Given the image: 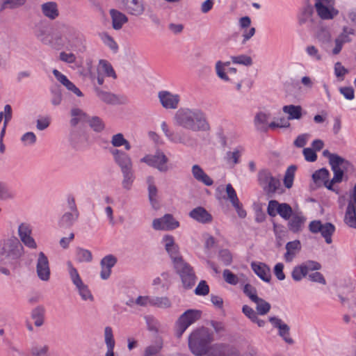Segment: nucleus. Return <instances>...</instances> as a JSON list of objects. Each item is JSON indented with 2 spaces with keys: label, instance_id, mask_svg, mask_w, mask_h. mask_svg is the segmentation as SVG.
I'll return each mask as SVG.
<instances>
[{
  "label": "nucleus",
  "instance_id": "obj_1",
  "mask_svg": "<svg viewBox=\"0 0 356 356\" xmlns=\"http://www.w3.org/2000/svg\"><path fill=\"white\" fill-rule=\"evenodd\" d=\"M175 124L195 132H207L210 125L205 113L198 108L181 107L175 113Z\"/></svg>",
  "mask_w": 356,
  "mask_h": 356
},
{
  "label": "nucleus",
  "instance_id": "obj_2",
  "mask_svg": "<svg viewBox=\"0 0 356 356\" xmlns=\"http://www.w3.org/2000/svg\"><path fill=\"white\" fill-rule=\"evenodd\" d=\"M253 124L257 131L263 132L276 131L280 129L289 127L284 116L280 115L273 117L271 112L266 108L259 110L255 113Z\"/></svg>",
  "mask_w": 356,
  "mask_h": 356
},
{
  "label": "nucleus",
  "instance_id": "obj_3",
  "mask_svg": "<svg viewBox=\"0 0 356 356\" xmlns=\"http://www.w3.org/2000/svg\"><path fill=\"white\" fill-rule=\"evenodd\" d=\"M212 340V335L207 328H199L189 335L188 348L195 356L207 355L209 353V344Z\"/></svg>",
  "mask_w": 356,
  "mask_h": 356
},
{
  "label": "nucleus",
  "instance_id": "obj_4",
  "mask_svg": "<svg viewBox=\"0 0 356 356\" xmlns=\"http://www.w3.org/2000/svg\"><path fill=\"white\" fill-rule=\"evenodd\" d=\"M353 170V165L348 160L335 154V194L342 193L338 184L341 183L346 184Z\"/></svg>",
  "mask_w": 356,
  "mask_h": 356
},
{
  "label": "nucleus",
  "instance_id": "obj_5",
  "mask_svg": "<svg viewBox=\"0 0 356 356\" xmlns=\"http://www.w3.org/2000/svg\"><path fill=\"white\" fill-rule=\"evenodd\" d=\"M24 248L17 238L12 236L0 240V254L12 259L19 258Z\"/></svg>",
  "mask_w": 356,
  "mask_h": 356
},
{
  "label": "nucleus",
  "instance_id": "obj_6",
  "mask_svg": "<svg viewBox=\"0 0 356 356\" xmlns=\"http://www.w3.org/2000/svg\"><path fill=\"white\" fill-rule=\"evenodd\" d=\"M55 40L56 42L54 45L74 49L81 42L82 35L75 29L68 27L63 32V38L56 36Z\"/></svg>",
  "mask_w": 356,
  "mask_h": 356
},
{
  "label": "nucleus",
  "instance_id": "obj_7",
  "mask_svg": "<svg viewBox=\"0 0 356 356\" xmlns=\"http://www.w3.org/2000/svg\"><path fill=\"white\" fill-rule=\"evenodd\" d=\"M201 314V311L197 309H188L184 312L176 323V337L180 338L191 325L200 318Z\"/></svg>",
  "mask_w": 356,
  "mask_h": 356
},
{
  "label": "nucleus",
  "instance_id": "obj_8",
  "mask_svg": "<svg viewBox=\"0 0 356 356\" xmlns=\"http://www.w3.org/2000/svg\"><path fill=\"white\" fill-rule=\"evenodd\" d=\"M258 181L264 191L270 197L280 186V180L274 177L271 172L266 169L261 170L258 172Z\"/></svg>",
  "mask_w": 356,
  "mask_h": 356
},
{
  "label": "nucleus",
  "instance_id": "obj_9",
  "mask_svg": "<svg viewBox=\"0 0 356 356\" xmlns=\"http://www.w3.org/2000/svg\"><path fill=\"white\" fill-rule=\"evenodd\" d=\"M315 37L322 50L329 54H334V38L330 28L320 24L315 32Z\"/></svg>",
  "mask_w": 356,
  "mask_h": 356
},
{
  "label": "nucleus",
  "instance_id": "obj_10",
  "mask_svg": "<svg viewBox=\"0 0 356 356\" xmlns=\"http://www.w3.org/2000/svg\"><path fill=\"white\" fill-rule=\"evenodd\" d=\"M168 158L161 151H156L154 154H147L140 159L141 162L157 169L161 172L168 171Z\"/></svg>",
  "mask_w": 356,
  "mask_h": 356
},
{
  "label": "nucleus",
  "instance_id": "obj_11",
  "mask_svg": "<svg viewBox=\"0 0 356 356\" xmlns=\"http://www.w3.org/2000/svg\"><path fill=\"white\" fill-rule=\"evenodd\" d=\"M179 275L183 287L186 289H191L196 282V276L193 268L186 261L174 268Z\"/></svg>",
  "mask_w": 356,
  "mask_h": 356
},
{
  "label": "nucleus",
  "instance_id": "obj_12",
  "mask_svg": "<svg viewBox=\"0 0 356 356\" xmlns=\"http://www.w3.org/2000/svg\"><path fill=\"white\" fill-rule=\"evenodd\" d=\"M157 96L161 105L166 110H175L179 106L181 96L178 93L162 90L158 92Z\"/></svg>",
  "mask_w": 356,
  "mask_h": 356
},
{
  "label": "nucleus",
  "instance_id": "obj_13",
  "mask_svg": "<svg viewBox=\"0 0 356 356\" xmlns=\"http://www.w3.org/2000/svg\"><path fill=\"white\" fill-rule=\"evenodd\" d=\"M314 7L318 16L323 20L334 17V0H316Z\"/></svg>",
  "mask_w": 356,
  "mask_h": 356
},
{
  "label": "nucleus",
  "instance_id": "obj_14",
  "mask_svg": "<svg viewBox=\"0 0 356 356\" xmlns=\"http://www.w3.org/2000/svg\"><path fill=\"white\" fill-rule=\"evenodd\" d=\"M309 229L312 233L321 232L327 243H332V233L334 231V226L330 222L322 225L320 220H313L309 225Z\"/></svg>",
  "mask_w": 356,
  "mask_h": 356
},
{
  "label": "nucleus",
  "instance_id": "obj_15",
  "mask_svg": "<svg viewBox=\"0 0 356 356\" xmlns=\"http://www.w3.org/2000/svg\"><path fill=\"white\" fill-rule=\"evenodd\" d=\"M329 171L323 168L313 173L312 179L317 187L324 186L330 191H334V177L329 181Z\"/></svg>",
  "mask_w": 356,
  "mask_h": 356
},
{
  "label": "nucleus",
  "instance_id": "obj_16",
  "mask_svg": "<svg viewBox=\"0 0 356 356\" xmlns=\"http://www.w3.org/2000/svg\"><path fill=\"white\" fill-rule=\"evenodd\" d=\"M179 226V222L171 214H165L162 218H156L152 227L156 230H172Z\"/></svg>",
  "mask_w": 356,
  "mask_h": 356
},
{
  "label": "nucleus",
  "instance_id": "obj_17",
  "mask_svg": "<svg viewBox=\"0 0 356 356\" xmlns=\"http://www.w3.org/2000/svg\"><path fill=\"white\" fill-rule=\"evenodd\" d=\"M206 356H240V353L234 346L218 343L213 345Z\"/></svg>",
  "mask_w": 356,
  "mask_h": 356
},
{
  "label": "nucleus",
  "instance_id": "obj_18",
  "mask_svg": "<svg viewBox=\"0 0 356 356\" xmlns=\"http://www.w3.org/2000/svg\"><path fill=\"white\" fill-rule=\"evenodd\" d=\"M36 272L38 277L43 281H47L50 277V268L49 260L44 252L38 254L37 259Z\"/></svg>",
  "mask_w": 356,
  "mask_h": 356
},
{
  "label": "nucleus",
  "instance_id": "obj_19",
  "mask_svg": "<svg viewBox=\"0 0 356 356\" xmlns=\"http://www.w3.org/2000/svg\"><path fill=\"white\" fill-rule=\"evenodd\" d=\"M152 140L157 144L163 145L166 141L191 145L193 140L189 135H165V140H161L159 135H152Z\"/></svg>",
  "mask_w": 356,
  "mask_h": 356
},
{
  "label": "nucleus",
  "instance_id": "obj_20",
  "mask_svg": "<svg viewBox=\"0 0 356 356\" xmlns=\"http://www.w3.org/2000/svg\"><path fill=\"white\" fill-rule=\"evenodd\" d=\"M124 8L129 15L139 17L145 12V3L143 0H127Z\"/></svg>",
  "mask_w": 356,
  "mask_h": 356
},
{
  "label": "nucleus",
  "instance_id": "obj_21",
  "mask_svg": "<svg viewBox=\"0 0 356 356\" xmlns=\"http://www.w3.org/2000/svg\"><path fill=\"white\" fill-rule=\"evenodd\" d=\"M269 321L273 325L279 330V335L289 344H292L293 340L290 337L289 330L290 327L288 325L283 323L282 321L277 317H270Z\"/></svg>",
  "mask_w": 356,
  "mask_h": 356
},
{
  "label": "nucleus",
  "instance_id": "obj_22",
  "mask_svg": "<svg viewBox=\"0 0 356 356\" xmlns=\"http://www.w3.org/2000/svg\"><path fill=\"white\" fill-rule=\"evenodd\" d=\"M67 140L74 149H84L93 142L89 135H69Z\"/></svg>",
  "mask_w": 356,
  "mask_h": 356
},
{
  "label": "nucleus",
  "instance_id": "obj_23",
  "mask_svg": "<svg viewBox=\"0 0 356 356\" xmlns=\"http://www.w3.org/2000/svg\"><path fill=\"white\" fill-rule=\"evenodd\" d=\"M52 73L57 81L63 85L68 90L73 92L77 97H82L83 95L82 92L72 82H71L65 75L62 74L58 70H54Z\"/></svg>",
  "mask_w": 356,
  "mask_h": 356
},
{
  "label": "nucleus",
  "instance_id": "obj_24",
  "mask_svg": "<svg viewBox=\"0 0 356 356\" xmlns=\"http://www.w3.org/2000/svg\"><path fill=\"white\" fill-rule=\"evenodd\" d=\"M117 263V258L112 255L108 254L104 257L100 262L102 270L100 276L103 280L108 279L111 273V268Z\"/></svg>",
  "mask_w": 356,
  "mask_h": 356
},
{
  "label": "nucleus",
  "instance_id": "obj_25",
  "mask_svg": "<svg viewBox=\"0 0 356 356\" xmlns=\"http://www.w3.org/2000/svg\"><path fill=\"white\" fill-rule=\"evenodd\" d=\"M251 268L254 273L263 281L269 282L271 279L270 268L262 262H252Z\"/></svg>",
  "mask_w": 356,
  "mask_h": 356
},
{
  "label": "nucleus",
  "instance_id": "obj_26",
  "mask_svg": "<svg viewBox=\"0 0 356 356\" xmlns=\"http://www.w3.org/2000/svg\"><path fill=\"white\" fill-rule=\"evenodd\" d=\"M70 124L72 127H76L79 124L86 122L89 116L83 109L76 106H74L70 109Z\"/></svg>",
  "mask_w": 356,
  "mask_h": 356
},
{
  "label": "nucleus",
  "instance_id": "obj_27",
  "mask_svg": "<svg viewBox=\"0 0 356 356\" xmlns=\"http://www.w3.org/2000/svg\"><path fill=\"white\" fill-rule=\"evenodd\" d=\"M282 111L286 115L284 119L287 120L289 127H290V120H299L302 118V108L298 105H285L282 107Z\"/></svg>",
  "mask_w": 356,
  "mask_h": 356
},
{
  "label": "nucleus",
  "instance_id": "obj_28",
  "mask_svg": "<svg viewBox=\"0 0 356 356\" xmlns=\"http://www.w3.org/2000/svg\"><path fill=\"white\" fill-rule=\"evenodd\" d=\"M109 14L112 21V26L115 30H120L129 21L128 17L116 9H111Z\"/></svg>",
  "mask_w": 356,
  "mask_h": 356
},
{
  "label": "nucleus",
  "instance_id": "obj_29",
  "mask_svg": "<svg viewBox=\"0 0 356 356\" xmlns=\"http://www.w3.org/2000/svg\"><path fill=\"white\" fill-rule=\"evenodd\" d=\"M189 216L201 223H209L212 221L211 215L202 207H197L191 210Z\"/></svg>",
  "mask_w": 356,
  "mask_h": 356
},
{
  "label": "nucleus",
  "instance_id": "obj_30",
  "mask_svg": "<svg viewBox=\"0 0 356 356\" xmlns=\"http://www.w3.org/2000/svg\"><path fill=\"white\" fill-rule=\"evenodd\" d=\"M115 162L120 166L121 171L132 169V162L130 157L125 153L115 149L113 152Z\"/></svg>",
  "mask_w": 356,
  "mask_h": 356
},
{
  "label": "nucleus",
  "instance_id": "obj_31",
  "mask_svg": "<svg viewBox=\"0 0 356 356\" xmlns=\"http://www.w3.org/2000/svg\"><path fill=\"white\" fill-rule=\"evenodd\" d=\"M289 220V229L293 233H298L302 231L306 218L301 213H293Z\"/></svg>",
  "mask_w": 356,
  "mask_h": 356
},
{
  "label": "nucleus",
  "instance_id": "obj_32",
  "mask_svg": "<svg viewBox=\"0 0 356 356\" xmlns=\"http://www.w3.org/2000/svg\"><path fill=\"white\" fill-rule=\"evenodd\" d=\"M353 34L354 30L352 28L346 26L343 27V31L335 39V54L341 51L343 44L350 41V35Z\"/></svg>",
  "mask_w": 356,
  "mask_h": 356
},
{
  "label": "nucleus",
  "instance_id": "obj_33",
  "mask_svg": "<svg viewBox=\"0 0 356 356\" xmlns=\"http://www.w3.org/2000/svg\"><path fill=\"white\" fill-rule=\"evenodd\" d=\"M286 250L284 259L286 262H291L301 250L300 242L298 240L288 242L286 244Z\"/></svg>",
  "mask_w": 356,
  "mask_h": 356
},
{
  "label": "nucleus",
  "instance_id": "obj_34",
  "mask_svg": "<svg viewBox=\"0 0 356 356\" xmlns=\"http://www.w3.org/2000/svg\"><path fill=\"white\" fill-rule=\"evenodd\" d=\"M192 174L197 181L203 183L206 186H209L213 184L212 179L204 172L199 165H193Z\"/></svg>",
  "mask_w": 356,
  "mask_h": 356
},
{
  "label": "nucleus",
  "instance_id": "obj_35",
  "mask_svg": "<svg viewBox=\"0 0 356 356\" xmlns=\"http://www.w3.org/2000/svg\"><path fill=\"white\" fill-rule=\"evenodd\" d=\"M97 72L105 76L116 79L117 76L111 64L106 60L101 59L99 60Z\"/></svg>",
  "mask_w": 356,
  "mask_h": 356
},
{
  "label": "nucleus",
  "instance_id": "obj_36",
  "mask_svg": "<svg viewBox=\"0 0 356 356\" xmlns=\"http://www.w3.org/2000/svg\"><path fill=\"white\" fill-rule=\"evenodd\" d=\"M344 222L350 227L356 229V204L351 202L348 204Z\"/></svg>",
  "mask_w": 356,
  "mask_h": 356
},
{
  "label": "nucleus",
  "instance_id": "obj_37",
  "mask_svg": "<svg viewBox=\"0 0 356 356\" xmlns=\"http://www.w3.org/2000/svg\"><path fill=\"white\" fill-rule=\"evenodd\" d=\"M41 10L42 14L50 19H56L59 15L58 6L53 1L43 3L41 6Z\"/></svg>",
  "mask_w": 356,
  "mask_h": 356
},
{
  "label": "nucleus",
  "instance_id": "obj_38",
  "mask_svg": "<svg viewBox=\"0 0 356 356\" xmlns=\"http://www.w3.org/2000/svg\"><path fill=\"white\" fill-rule=\"evenodd\" d=\"M147 183L148 184V197L150 202V204L154 208L158 207V202L156 200L157 197V188L154 184V179L152 176H149L147 177Z\"/></svg>",
  "mask_w": 356,
  "mask_h": 356
},
{
  "label": "nucleus",
  "instance_id": "obj_39",
  "mask_svg": "<svg viewBox=\"0 0 356 356\" xmlns=\"http://www.w3.org/2000/svg\"><path fill=\"white\" fill-rule=\"evenodd\" d=\"M104 341L107 347L105 356H114L115 340L113 330L111 327L107 326L104 328Z\"/></svg>",
  "mask_w": 356,
  "mask_h": 356
},
{
  "label": "nucleus",
  "instance_id": "obj_40",
  "mask_svg": "<svg viewBox=\"0 0 356 356\" xmlns=\"http://www.w3.org/2000/svg\"><path fill=\"white\" fill-rule=\"evenodd\" d=\"M79 217V212H65L59 220V225L62 227L69 228L72 227Z\"/></svg>",
  "mask_w": 356,
  "mask_h": 356
},
{
  "label": "nucleus",
  "instance_id": "obj_41",
  "mask_svg": "<svg viewBox=\"0 0 356 356\" xmlns=\"http://www.w3.org/2000/svg\"><path fill=\"white\" fill-rule=\"evenodd\" d=\"M12 108L9 104L4 106L3 111L0 112V134H5L7 123L12 118Z\"/></svg>",
  "mask_w": 356,
  "mask_h": 356
},
{
  "label": "nucleus",
  "instance_id": "obj_42",
  "mask_svg": "<svg viewBox=\"0 0 356 356\" xmlns=\"http://www.w3.org/2000/svg\"><path fill=\"white\" fill-rule=\"evenodd\" d=\"M96 94L97 97L106 104H118L120 103L118 97L109 92L96 89Z\"/></svg>",
  "mask_w": 356,
  "mask_h": 356
},
{
  "label": "nucleus",
  "instance_id": "obj_43",
  "mask_svg": "<svg viewBox=\"0 0 356 356\" xmlns=\"http://www.w3.org/2000/svg\"><path fill=\"white\" fill-rule=\"evenodd\" d=\"M165 250L172 261L174 268L186 261L183 257L181 255L179 252V248L177 245L167 248Z\"/></svg>",
  "mask_w": 356,
  "mask_h": 356
},
{
  "label": "nucleus",
  "instance_id": "obj_44",
  "mask_svg": "<svg viewBox=\"0 0 356 356\" xmlns=\"http://www.w3.org/2000/svg\"><path fill=\"white\" fill-rule=\"evenodd\" d=\"M229 65V62H222L218 60L216 63L215 70L218 78L224 81H231V79L227 74L226 67Z\"/></svg>",
  "mask_w": 356,
  "mask_h": 356
},
{
  "label": "nucleus",
  "instance_id": "obj_45",
  "mask_svg": "<svg viewBox=\"0 0 356 356\" xmlns=\"http://www.w3.org/2000/svg\"><path fill=\"white\" fill-rule=\"evenodd\" d=\"M44 308L38 306L33 309L31 317L34 320V325L37 327L41 326L44 323Z\"/></svg>",
  "mask_w": 356,
  "mask_h": 356
},
{
  "label": "nucleus",
  "instance_id": "obj_46",
  "mask_svg": "<svg viewBox=\"0 0 356 356\" xmlns=\"http://www.w3.org/2000/svg\"><path fill=\"white\" fill-rule=\"evenodd\" d=\"M297 167L295 165H290L286 170L284 177V185L286 188H291L293 184L295 172Z\"/></svg>",
  "mask_w": 356,
  "mask_h": 356
},
{
  "label": "nucleus",
  "instance_id": "obj_47",
  "mask_svg": "<svg viewBox=\"0 0 356 356\" xmlns=\"http://www.w3.org/2000/svg\"><path fill=\"white\" fill-rule=\"evenodd\" d=\"M162 346V340L157 339L154 344L149 345L145 348L143 356H155L161 351Z\"/></svg>",
  "mask_w": 356,
  "mask_h": 356
},
{
  "label": "nucleus",
  "instance_id": "obj_48",
  "mask_svg": "<svg viewBox=\"0 0 356 356\" xmlns=\"http://www.w3.org/2000/svg\"><path fill=\"white\" fill-rule=\"evenodd\" d=\"M86 122L88 123L91 129L95 132H102L104 130V123L102 120L97 116H93L92 118L88 116V120Z\"/></svg>",
  "mask_w": 356,
  "mask_h": 356
},
{
  "label": "nucleus",
  "instance_id": "obj_49",
  "mask_svg": "<svg viewBox=\"0 0 356 356\" xmlns=\"http://www.w3.org/2000/svg\"><path fill=\"white\" fill-rule=\"evenodd\" d=\"M100 38L103 43L107 46L114 53L118 50V45L114 39L107 33H102L100 34Z\"/></svg>",
  "mask_w": 356,
  "mask_h": 356
},
{
  "label": "nucleus",
  "instance_id": "obj_50",
  "mask_svg": "<svg viewBox=\"0 0 356 356\" xmlns=\"http://www.w3.org/2000/svg\"><path fill=\"white\" fill-rule=\"evenodd\" d=\"M122 173L123 175L122 187L126 190H130L135 179L133 169L123 171Z\"/></svg>",
  "mask_w": 356,
  "mask_h": 356
},
{
  "label": "nucleus",
  "instance_id": "obj_51",
  "mask_svg": "<svg viewBox=\"0 0 356 356\" xmlns=\"http://www.w3.org/2000/svg\"><path fill=\"white\" fill-rule=\"evenodd\" d=\"M254 302L257 305L256 309L257 314L265 315L268 313L270 309V305L261 298H258V300H255Z\"/></svg>",
  "mask_w": 356,
  "mask_h": 356
},
{
  "label": "nucleus",
  "instance_id": "obj_52",
  "mask_svg": "<svg viewBox=\"0 0 356 356\" xmlns=\"http://www.w3.org/2000/svg\"><path fill=\"white\" fill-rule=\"evenodd\" d=\"M76 259L79 262H90L92 259V255L90 250L81 248H77Z\"/></svg>",
  "mask_w": 356,
  "mask_h": 356
},
{
  "label": "nucleus",
  "instance_id": "obj_53",
  "mask_svg": "<svg viewBox=\"0 0 356 356\" xmlns=\"http://www.w3.org/2000/svg\"><path fill=\"white\" fill-rule=\"evenodd\" d=\"M1 9H17L25 5L26 0H1Z\"/></svg>",
  "mask_w": 356,
  "mask_h": 356
},
{
  "label": "nucleus",
  "instance_id": "obj_54",
  "mask_svg": "<svg viewBox=\"0 0 356 356\" xmlns=\"http://www.w3.org/2000/svg\"><path fill=\"white\" fill-rule=\"evenodd\" d=\"M231 60L234 64L242 65L244 66H250L252 64V59L250 56L241 54L231 56Z\"/></svg>",
  "mask_w": 356,
  "mask_h": 356
},
{
  "label": "nucleus",
  "instance_id": "obj_55",
  "mask_svg": "<svg viewBox=\"0 0 356 356\" xmlns=\"http://www.w3.org/2000/svg\"><path fill=\"white\" fill-rule=\"evenodd\" d=\"M151 306L168 308L171 306L170 300L167 297H151Z\"/></svg>",
  "mask_w": 356,
  "mask_h": 356
},
{
  "label": "nucleus",
  "instance_id": "obj_56",
  "mask_svg": "<svg viewBox=\"0 0 356 356\" xmlns=\"http://www.w3.org/2000/svg\"><path fill=\"white\" fill-rule=\"evenodd\" d=\"M277 214L284 220H289L293 213L292 208L289 204L282 203L278 207Z\"/></svg>",
  "mask_w": 356,
  "mask_h": 356
},
{
  "label": "nucleus",
  "instance_id": "obj_57",
  "mask_svg": "<svg viewBox=\"0 0 356 356\" xmlns=\"http://www.w3.org/2000/svg\"><path fill=\"white\" fill-rule=\"evenodd\" d=\"M68 267V271L70 276V278L73 282V284L76 286L83 283L77 270L72 266L71 261H67V263Z\"/></svg>",
  "mask_w": 356,
  "mask_h": 356
},
{
  "label": "nucleus",
  "instance_id": "obj_58",
  "mask_svg": "<svg viewBox=\"0 0 356 356\" xmlns=\"http://www.w3.org/2000/svg\"><path fill=\"white\" fill-rule=\"evenodd\" d=\"M305 52L307 56L314 61H319L322 59V56L319 52L318 49L314 45H308L305 48Z\"/></svg>",
  "mask_w": 356,
  "mask_h": 356
},
{
  "label": "nucleus",
  "instance_id": "obj_59",
  "mask_svg": "<svg viewBox=\"0 0 356 356\" xmlns=\"http://www.w3.org/2000/svg\"><path fill=\"white\" fill-rule=\"evenodd\" d=\"M307 275L306 268L303 265L294 267L291 273V276L295 281L301 280Z\"/></svg>",
  "mask_w": 356,
  "mask_h": 356
},
{
  "label": "nucleus",
  "instance_id": "obj_60",
  "mask_svg": "<svg viewBox=\"0 0 356 356\" xmlns=\"http://www.w3.org/2000/svg\"><path fill=\"white\" fill-rule=\"evenodd\" d=\"M79 291V295L83 300H93V296H92L90 290L87 285L84 284L83 282L81 284L76 286Z\"/></svg>",
  "mask_w": 356,
  "mask_h": 356
},
{
  "label": "nucleus",
  "instance_id": "obj_61",
  "mask_svg": "<svg viewBox=\"0 0 356 356\" xmlns=\"http://www.w3.org/2000/svg\"><path fill=\"white\" fill-rule=\"evenodd\" d=\"M111 142L115 147L124 145L127 150H129L131 147L129 142L124 138L123 135H113Z\"/></svg>",
  "mask_w": 356,
  "mask_h": 356
},
{
  "label": "nucleus",
  "instance_id": "obj_62",
  "mask_svg": "<svg viewBox=\"0 0 356 356\" xmlns=\"http://www.w3.org/2000/svg\"><path fill=\"white\" fill-rule=\"evenodd\" d=\"M222 276L225 281L232 285H236L238 282V277L228 269L223 270Z\"/></svg>",
  "mask_w": 356,
  "mask_h": 356
},
{
  "label": "nucleus",
  "instance_id": "obj_63",
  "mask_svg": "<svg viewBox=\"0 0 356 356\" xmlns=\"http://www.w3.org/2000/svg\"><path fill=\"white\" fill-rule=\"evenodd\" d=\"M243 293L247 296L252 302L255 300H258L257 295V289L255 287L250 284H246L243 287Z\"/></svg>",
  "mask_w": 356,
  "mask_h": 356
},
{
  "label": "nucleus",
  "instance_id": "obj_64",
  "mask_svg": "<svg viewBox=\"0 0 356 356\" xmlns=\"http://www.w3.org/2000/svg\"><path fill=\"white\" fill-rule=\"evenodd\" d=\"M59 59L67 64H73L76 60V56L73 53H67L65 51H61L59 54Z\"/></svg>",
  "mask_w": 356,
  "mask_h": 356
}]
</instances>
